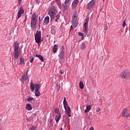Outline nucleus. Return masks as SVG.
I'll use <instances>...</instances> for the list:
<instances>
[{
	"instance_id": "42",
	"label": "nucleus",
	"mask_w": 130,
	"mask_h": 130,
	"mask_svg": "<svg viewBox=\"0 0 130 130\" xmlns=\"http://www.w3.org/2000/svg\"><path fill=\"white\" fill-rule=\"evenodd\" d=\"M82 38H81V40H84V36H82V37H81Z\"/></svg>"
},
{
	"instance_id": "22",
	"label": "nucleus",
	"mask_w": 130,
	"mask_h": 130,
	"mask_svg": "<svg viewBox=\"0 0 130 130\" xmlns=\"http://www.w3.org/2000/svg\"><path fill=\"white\" fill-rule=\"evenodd\" d=\"M63 104L64 107L69 106V105L68 104V102H67V99L66 98V97L64 98Z\"/></svg>"
},
{
	"instance_id": "24",
	"label": "nucleus",
	"mask_w": 130,
	"mask_h": 130,
	"mask_svg": "<svg viewBox=\"0 0 130 130\" xmlns=\"http://www.w3.org/2000/svg\"><path fill=\"white\" fill-rule=\"evenodd\" d=\"M79 87L80 89H84V83L82 81H80Z\"/></svg>"
},
{
	"instance_id": "40",
	"label": "nucleus",
	"mask_w": 130,
	"mask_h": 130,
	"mask_svg": "<svg viewBox=\"0 0 130 130\" xmlns=\"http://www.w3.org/2000/svg\"><path fill=\"white\" fill-rule=\"evenodd\" d=\"M53 121V119H50V122L51 123Z\"/></svg>"
},
{
	"instance_id": "44",
	"label": "nucleus",
	"mask_w": 130,
	"mask_h": 130,
	"mask_svg": "<svg viewBox=\"0 0 130 130\" xmlns=\"http://www.w3.org/2000/svg\"><path fill=\"white\" fill-rule=\"evenodd\" d=\"M73 27V26H71V28Z\"/></svg>"
},
{
	"instance_id": "2",
	"label": "nucleus",
	"mask_w": 130,
	"mask_h": 130,
	"mask_svg": "<svg viewBox=\"0 0 130 130\" xmlns=\"http://www.w3.org/2000/svg\"><path fill=\"white\" fill-rule=\"evenodd\" d=\"M38 18H37V15L36 13H34L31 15V22H30V26L31 27L32 30H35L36 28V25H37V20Z\"/></svg>"
},
{
	"instance_id": "38",
	"label": "nucleus",
	"mask_w": 130,
	"mask_h": 130,
	"mask_svg": "<svg viewBox=\"0 0 130 130\" xmlns=\"http://www.w3.org/2000/svg\"><path fill=\"white\" fill-rule=\"evenodd\" d=\"M59 73L60 74H61V75H62L63 74V73L62 72V71L61 70H60Z\"/></svg>"
},
{
	"instance_id": "12",
	"label": "nucleus",
	"mask_w": 130,
	"mask_h": 130,
	"mask_svg": "<svg viewBox=\"0 0 130 130\" xmlns=\"http://www.w3.org/2000/svg\"><path fill=\"white\" fill-rule=\"evenodd\" d=\"M60 59H63L64 58V51L62 50L59 55Z\"/></svg>"
},
{
	"instance_id": "11",
	"label": "nucleus",
	"mask_w": 130,
	"mask_h": 130,
	"mask_svg": "<svg viewBox=\"0 0 130 130\" xmlns=\"http://www.w3.org/2000/svg\"><path fill=\"white\" fill-rule=\"evenodd\" d=\"M23 13H24V9H23V7H20L18 12L17 19H20V18L22 17V15H23Z\"/></svg>"
},
{
	"instance_id": "28",
	"label": "nucleus",
	"mask_w": 130,
	"mask_h": 130,
	"mask_svg": "<svg viewBox=\"0 0 130 130\" xmlns=\"http://www.w3.org/2000/svg\"><path fill=\"white\" fill-rule=\"evenodd\" d=\"M63 9L64 11H67V10H68V5H63Z\"/></svg>"
},
{
	"instance_id": "16",
	"label": "nucleus",
	"mask_w": 130,
	"mask_h": 130,
	"mask_svg": "<svg viewBox=\"0 0 130 130\" xmlns=\"http://www.w3.org/2000/svg\"><path fill=\"white\" fill-rule=\"evenodd\" d=\"M36 57H38L41 61H44V58L41 55L36 54Z\"/></svg>"
},
{
	"instance_id": "21",
	"label": "nucleus",
	"mask_w": 130,
	"mask_h": 130,
	"mask_svg": "<svg viewBox=\"0 0 130 130\" xmlns=\"http://www.w3.org/2000/svg\"><path fill=\"white\" fill-rule=\"evenodd\" d=\"M86 49V45L85 44V42H83L81 44V50H84V49Z\"/></svg>"
},
{
	"instance_id": "27",
	"label": "nucleus",
	"mask_w": 130,
	"mask_h": 130,
	"mask_svg": "<svg viewBox=\"0 0 130 130\" xmlns=\"http://www.w3.org/2000/svg\"><path fill=\"white\" fill-rule=\"evenodd\" d=\"M19 64H24V59L20 58Z\"/></svg>"
},
{
	"instance_id": "30",
	"label": "nucleus",
	"mask_w": 130,
	"mask_h": 130,
	"mask_svg": "<svg viewBox=\"0 0 130 130\" xmlns=\"http://www.w3.org/2000/svg\"><path fill=\"white\" fill-rule=\"evenodd\" d=\"M32 100H34V99L31 97H28L27 98V101H32Z\"/></svg>"
},
{
	"instance_id": "35",
	"label": "nucleus",
	"mask_w": 130,
	"mask_h": 130,
	"mask_svg": "<svg viewBox=\"0 0 130 130\" xmlns=\"http://www.w3.org/2000/svg\"><path fill=\"white\" fill-rule=\"evenodd\" d=\"M73 20H77V16L74 15V17L73 18Z\"/></svg>"
},
{
	"instance_id": "43",
	"label": "nucleus",
	"mask_w": 130,
	"mask_h": 130,
	"mask_svg": "<svg viewBox=\"0 0 130 130\" xmlns=\"http://www.w3.org/2000/svg\"><path fill=\"white\" fill-rule=\"evenodd\" d=\"M60 130H62V128H60Z\"/></svg>"
},
{
	"instance_id": "31",
	"label": "nucleus",
	"mask_w": 130,
	"mask_h": 130,
	"mask_svg": "<svg viewBox=\"0 0 130 130\" xmlns=\"http://www.w3.org/2000/svg\"><path fill=\"white\" fill-rule=\"evenodd\" d=\"M78 35L79 36H84V34L83 32H78Z\"/></svg>"
},
{
	"instance_id": "39",
	"label": "nucleus",
	"mask_w": 130,
	"mask_h": 130,
	"mask_svg": "<svg viewBox=\"0 0 130 130\" xmlns=\"http://www.w3.org/2000/svg\"><path fill=\"white\" fill-rule=\"evenodd\" d=\"M89 130H94V128L93 127H90Z\"/></svg>"
},
{
	"instance_id": "1",
	"label": "nucleus",
	"mask_w": 130,
	"mask_h": 130,
	"mask_svg": "<svg viewBox=\"0 0 130 130\" xmlns=\"http://www.w3.org/2000/svg\"><path fill=\"white\" fill-rule=\"evenodd\" d=\"M41 88V85L38 83H36L34 84L33 82H31L30 84V88L31 92H34V90H35V95L36 97H39L40 96V91L39 90Z\"/></svg>"
},
{
	"instance_id": "36",
	"label": "nucleus",
	"mask_w": 130,
	"mask_h": 130,
	"mask_svg": "<svg viewBox=\"0 0 130 130\" xmlns=\"http://www.w3.org/2000/svg\"><path fill=\"white\" fill-rule=\"evenodd\" d=\"M34 61V57H32L30 60V62H33V61Z\"/></svg>"
},
{
	"instance_id": "37",
	"label": "nucleus",
	"mask_w": 130,
	"mask_h": 130,
	"mask_svg": "<svg viewBox=\"0 0 130 130\" xmlns=\"http://www.w3.org/2000/svg\"><path fill=\"white\" fill-rule=\"evenodd\" d=\"M21 3H22V0H18L19 5H21Z\"/></svg>"
},
{
	"instance_id": "29",
	"label": "nucleus",
	"mask_w": 130,
	"mask_h": 130,
	"mask_svg": "<svg viewBox=\"0 0 130 130\" xmlns=\"http://www.w3.org/2000/svg\"><path fill=\"white\" fill-rule=\"evenodd\" d=\"M37 127L36 126H32L30 128V130H37Z\"/></svg>"
},
{
	"instance_id": "19",
	"label": "nucleus",
	"mask_w": 130,
	"mask_h": 130,
	"mask_svg": "<svg viewBox=\"0 0 130 130\" xmlns=\"http://www.w3.org/2000/svg\"><path fill=\"white\" fill-rule=\"evenodd\" d=\"M91 105H88L86 106V109L85 110V113H88V112H89V111H90V110H91Z\"/></svg>"
},
{
	"instance_id": "33",
	"label": "nucleus",
	"mask_w": 130,
	"mask_h": 130,
	"mask_svg": "<svg viewBox=\"0 0 130 130\" xmlns=\"http://www.w3.org/2000/svg\"><path fill=\"white\" fill-rule=\"evenodd\" d=\"M100 110H101V109L100 108H96V112H99V111H100Z\"/></svg>"
},
{
	"instance_id": "26",
	"label": "nucleus",
	"mask_w": 130,
	"mask_h": 130,
	"mask_svg": "<svg viewBox=\"0 0 130 130\" xmlns=\"http://www.w3.org/2000/svg\"><path fill=\"white\" fill-rule=\"evenodd\" d=\"M60 17V14L59 13H58L57 15L56 16L55 22H57V20L59 19Z\"/></svg>"
},
{
	"instance_id": "14",
	"label": "nucleus",
	"mask_w": 130,
	"mask_h": 130,
	"mask_svg": "<svg viewBox=\"0 0 130 130\" xmlns=\"http://www.w3.org/2000/svg\"><path fill=\"white\" fill-rule=\"evenodd\" d=\"M25 109L28 111L32 110V106L30 104H27L26 105Z\"/></svg>"
},
{
	"instance_id": "5",
	"label": "nucleus",
	"mask_w": 130,
	"mask_h": 130,
	"mask_svg": "<svg viewBox=\"0 0 130 130\" xmlns=\"http://www.w3.org/2000/svg\"><path fill=\"white\" fill-rule=\"evenodd\" d=\"M35 39L36 43L38 44L39 46H40V43L41 42V30H37L35 35Z\"/></svg>"
},
{
	"instance_id": "18",
	"label": "nucleus",
	"mask_w": 130,
	"mask_h": 130,
	"mask_svg": "<svg viewBox=\"0 0 130 130\" xmlns=\"http://www.w3.org/2000/svg\"><path fill=\"white\" fill-rule=\"evenodd\" d=\"M72 24L74 27H77L78 26V22L77 21V19H73Z\"/></svg>"
},
{
	"instance_id": "41",
	"label": "nucleus",
	"mask_w": 130,
	"mask_h": 130,
	"mask_svg": "<svg viewBox=\"0 0 130 130\" xmlns=\"http://www.w3.org/2000/svg\"><path fill=\"white\" fill-rule=\"evenodd\" d=\"M39 21H40V22H41V18L40 16L39 17Z\"/></svg>"
},
{
	"instance_id": "23",
	"label": "nucleus",
	"mask_w": 130,
	"mask_h": 130,
	"mask_svg": "<svg viewBox=\"0 0 130 130\" xmlns=\"http://www.w3.org/2000/svg\"><path fill=\"white\" fill-rule=\"evenodd\" d=\"M55 113H56V114H57V115H61L60 114V111H59V109L58 108H56L55 109Z\"/></svg>"
},
{
	"instance_id": "7",
	"label": "nucleus",
	"mask_w": 130,
	"mask_h": 130,
	"mask_svg": "<svg viewBox=\"0 0 130 130\" xmlns=\"http://www.w3.org/2000/svg\"><path fill=\"white\" fill-rule=\"evenodd\" d=\"M88 23H89V18H86L85 23L83 24V32L87 33V31H88Z\"/></svg>"
},
{
	"instance_id": "34",
	"label": "nucleus",
	"mask_w": 130,
	"mask_h": 130,
	"mask_svg": "<svg viewBox=\"0 0 130 130\" xmlns=\"http://www.w3.org/2000/svg\"><path fill=\"white\" fill-rule=\"evenodd\" d=\"M125 24H126V23H125V20H124L123 22V25H122V26L123 27H125Z\"/></svg>"
},
{
	"instance_id": "15",
	"label": "nucleus",
	"mask_w": 130,
	"mask_h": 130,
	"mask_svg": "<svg viewBox=\"0 0 130 130\" xmlns=\"http://www.w3.org/2000/svg\"><path fill=\"white\" fill-rule=\"evenodd\" d=\"M77 5H79V1L78 0L74 1L72 3V8L75 9Z\"/></svg>"
},
{
	"instance_id": "4",
	"label": "nucleus",
	"mask_w": 130,
	"mask_h": 130,
	"mask_svg": "<svg viewBox=\"0 0 130 130\" xmlns=\"http://www.w3.org/2000/svg\"><path fill=\"white\" fill-rule=\"evenodd\" d=\"M20 55V50L19 49V43L16 42L14 44V58L18 59Z\"/></svg>"
},
{
	"instance_id": "25",
	"label": "nucleus",
	"mask_w": 130,
	"mask_h": 130,
	"mask_svg": "<svg viewBox=\"0 0 130 130\" xmlns=\"http://www.w3.org/2000/svg\"><path fill=\"white\" fill-rule=\"evenodd\" d=\"M22 80L23 81H27V80H28V76H27V74L26 75H25V74H24V76H22Z\"/></svg>"
},
{
	"instance_id": "17",
	"label": "nucleus",
	"mask_w": 130,
	"mask_h": 130,
	"mask_svg": "<svg viewBox=\"0 0 130 130\" xmlns=\"http://www.w3.org/2000/svg\"><path fill=\"white\" fill-rule=\"evenodd\" d=\"M61 118V115H57L55 116V119L56 120V122H58L59 121V120Z\"/></svg>"
},
{
	"instance_id": "8",
	"label": "nucleus",
	"mask_w": 130,
	"mask_h": 130,
	"mask_svg": "<svg viewBox=\"0 0 130 130\" xmlns=\"http://www.w3.org/2000/svg\"><path fill=\"white\" fill-rule=\"evenodd\" d=\"M96 2L95 0H92L87 5L86 9L87 10H91L93 7L95 6Z\"/></svg>"
},
{
	"instance_id": "6",
	"label": "nucleus",
	"mask_w": 130,
	"mask_h": 130,
	"mask_svg": "<svg viewBox=\"0 0 130 130\" xmlns=\"http://www.w3.org/2000/svg\"><path fill=\"white\" fill-rule=\"evenodd\" d=\"M121 79H126L129 77V72L128 70H124L120 75Z\"/></svg>"
},
{
	"instance_id": "32",
	"label": "nucleus",
	"mask_w": 130,
	"mask_h": 130,
	"mask_svg": "<svg viewBox=\"0 0 130 130\" xmlns=\"http://www.w3.org/2000/svg\"><path fill=\"white\" fill-rule=\"evenodd\" d=\"M70 2V0H65L64 5H67Z\"/></svg>"
},
{
	"instance_id": "10",
	"label": "nucleus",
	"mask_w": 130,
	"mask_h": 130,
	"mask_svg": "<svg viewBox=\"0 0 130 130\" xmlns=\"http://www.w3.org/2000/svg\"><path fill=\"white\" fill-rule=\"evenodd\" d=\"M122 115L124 117H129L130 114H128V110L126 108L124 109L122 111Z\"/></svg>"
},
{
	"instance_id": "20",
	"label": "nucleus",
	"mask_w": 130,
	"mask_h": 130,
	"mask_svg": "<svg viewBox=\"0 0 130 130\" xmlns=\"http://www.w3.org/2000/svg\"><path fill=\"white\" fill-rule=\"evenodd\" d=\"M58 47V46L57 45H54L53 48V52L54 53H55L56 51H57V48Z\"/></svg>"
},
{
	"instance_id": "13",
	"label": "nucleus",
	"mask_w": 130,
	"mask_h": 130,
	"mask_svg": "<svg viewBox=\"0 0 130 130\" xmlns=\"http://www.w3.org/2000/svg\"><path fill=\"white\" fill-rule=\"evenodd\" d=\"M49 23V16H46L44 20V25H48Z\"/></svg>"
},
{
	"instance_id": "3",
	"label": "nucleus",
	"mask_w": 130,
	"mask_h": 130,
	"mask_svg": "<svg viewBox=\"0 0 130 130\" xmlns=\"http://www.w3.org/2000/svg\"><path fill=\"white\" fill-rule=\"evenodd\" d=\"M48 14L50 17L51 20H53L55 18V15H56L55 7L52 6L48 11Z\"/></svg>"
},
{
	"instance_id": "9",
	"label": "nucleus",
	"mask_w": 130,
	"mask_h": 130,
	"mask_svg": "<svg viewBox=\"0 0 130 130\" xmlns=\"http://www.w3.org/2000/svg\"><path fill=\"white\" fill-rule=\"evenodd\" d=\"M64 108L65 110V113H66L69 117H71V116H72V115L71 114V107H70L69 106H64Z\"/></svg>"
}]
</instances>
